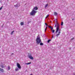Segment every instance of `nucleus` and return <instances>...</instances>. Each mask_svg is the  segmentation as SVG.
I'll return each instance as SVG.
<instances>
[{
    "label": "nucleus",
    "mask_w": 75,
    "mask_h": 75,
    "mask_svg": "<svg viewBox=\"0 0 75 75\" xmlns=\"http://www.w3.org/2000/svg\"><path fill=\"white\" fill-rule=\"evenodd\" d=\"M48 4H47L45 6V8H46V7H47V6H48Z\"/></svg>",
    "instance_id": "nucleus-17"
},
{
    "label": "nucleus",
    "mask_w": 75,
    "mask_h": 75,
    "mask_svg": "<svg viewBox=\"0 0 75 75\" xmlns=\"http://www.w3.org/2000/svg\"><path fill=\"white\" fill-rule=\"evenodd\" d=\"M51 39H49V40L47 41L48 43H49L50 42V41H51Z\"/></svg>",
    "instance_id": "nucleus-11"
},
{
    "label": "nucleus",
    "mask_w": 75,
    "mask_h": 75,
    "mask_svg": "<svg viewBox=\"0 0 75 75\" xmlns=\"http://www.w3.org/2000/svg\"><path fill=\"white\" fill-rule=\"evenodd\" d=\"M44 44L42 42H40V45H43Z\"/></svg>",
    "instance_id": "nucleus-9"
},
{
    "label": "nucleus",
    "mask_w": 75,
    "mask_h": 75,
    "mask_svg": "<svg viewBox=\"0 0 75 75\" xmlns=\"http://www.w3.org/2000/svg\"><path fill=\"white\" fill-rule=\"evenodd\" d=\"M1 1V0H0V2Z\"/></svg>",
    "instance_id": "nucleus-34"
},
{
    "label": "nucleus",
    "mask_w": 75,
    "mask_h": 75,
    "mask_svg": "<svg viewBox=\"0 0 75 75\" xmlns=\"http://www.w3.org/2000/svg\"><path fill=\"white\" fill-rule=\"evenodd\" d=\"M47 26H46V28L45 29V31H46V30H47Z\"/></svg>",
    "instance_id": "nucleus-21"
},
{
    "label": "nucleus",
    "mask_w": 75,
    "mask_h": 75,
    "mask_svg": "<svg viewBox=\"0 0 75 75\" xmlns=\"http://www.w3.org/2000/svg\"><path fill=\"white\" fill-rule=\"evenodd\" d=\"M51 28V30H53V27H52Z\"/></svg>",
    "instance_id": "nucleus-25"
},
{
    "label": "nucleus",
    "mask_w": 75,
    "mask_h": 75,
    "mask_svg": "<svg viewBox=\"0 0 75 75\" xmlns=\"http://www.w3.org/2000/svg\"><path fill=\"white\" fill-rule=\"evenodd\" d=\"M47 18V17H45V18Z\"/></svg>",
    "instance_id": "nucleus-31"
},
{
    "label": "nucleus",
    "mask_w": 75,
    "mask_h": 75,
    "mask_svg": "<svg viewBox=\"0 0 75 75\" xmlns=\"http://www.w3.org/2000/svg\"><path fill=\"white\" fill-rule=\"evenodd\" d=\"M52 38H54V36H53V35L52 36Z\"/></svg>",
    "instance_id": "nucleus-30"
},
{
    "label": "nucleus",
    "mask_w": 75,
    "mask_h": 75,
    "mask_svg": "<svg viewBox=\"0 0 75 75\" xmlns=\"http://www.w3.org/2000/svg\"><path fill=\"white\" fill-rule=\"evenodd\" d=\"M51 28V30H53V27H52Z\"/></svg>",
    "instance_id": "nucleus-24"
},
{
    "label": "nucleus",
    "mask_w": 75,
    "mask_h": 75,
    "mask_svg": "<svg viewBox=\"0 0 75 75\" xmlns=\"http://www.w3.org/2000/svg\"><path fill=\"white\" fill-rule=\"evenodd\" d=\"M48 16H49V15H48L47 16V17H48Z\"/></svg>",
    "instance_id": "nucleus-27"
},
{
    "label": "nucleus",
    "mask_w": 75,
    "mask_h": 75,
    "mask_svg": "<svg viewBox=\"0 0 75 75\" xmlns=\"http://www.w3.org/2000/svg\"><path fill=\"white\" fill-rule=\"evenodd\" d=\"M8 70H10V66H8Z\"/></svg>",
    "instance_id": "nucleus-15"
},
{
    "label": "nucleus",
    "mask_w": 75,
    "mask_h": 75,
    "mask_svg": "<svg viewBox=\"0 0 75 75\" xmlns=\"http://www.w3.org/2000/svg\"><path fill=\"white\" fill-rule=\"evenodd\" d=\"M21 25H24V22H22L21 23Z\"/></svg>",
    "instance_id": "nucleus-8"
},
{
    "label": "nucleus",
    "mask_w": 75,
    "mask_h": 75,
    "mask_svg": "<svg viewBox=\"0 0 75 75\" xmlns=\"http://www.w3.org/2000/svg\"><path fill=\"white\" fill-rule=\"evenodd\" d=\"M72 20H74V19H73Z\"/></svg>",
    "instance_id": "nucleus-35"
},
{
    "label": "nucleus",
    "mask_w": 75,
    "mask_h": 75,
    "mask_svg": "<svg viewBox=\"0 0 75 75\" xmlns=\"http://www.w3.org/2000/svg\"><path fill=\"white\" fill-rule=\"evenodd\" d=\"M48 27H49V28H52V26H48Z\"/></svg>",
    "instance_id": "nucleus-20"
},
{
    "label": "nucleus",
    "mask_w": 75,
    "mask_h": 75,
    "mask_svg": "<svg viewBox=\"0 0 75 75\" xmlns=\"http://www.w3.org/2000/svg\"><path fill=\"white\" fill-rule=\"evenodd\" d=\"M57 25L56 28V30L55 32V33H58V31H59L58 34L56 35L57 37H58V36L60 35V34L61 33V29H59V25L58 24V23H57Z\"/></svg>",
    "instance_id": "nucleus-1"
},
{
    "label": "nucleus",
    "mask_w": 75,
    "mask_h": 75,
    "mask_svg": "<svg viewBox=\"0 0 75 75\" xmlns=\"http://www.w3.org/2000/svg\"><path fill=\"white\" fill-rule=\"evenodd\" d=\"M54 14L55 16H57V15H58V13L56 12H54Z\"/></svg>",
    "instance_id": "nucleus-12"
},
{
    "label": "nucleus",
    "mask_w": 75,
    "mask_h": 75,
    "mask_svg": "<svg viewBox=\"0 0 75 75\" xmlns=\"http://www.w3.org/2000/svg\"><path fill=\"white\" fill-rule=\"evenodd\" d=\"M2 7H3V6L0 8V10H1V9H2Z\"/></svg>",
    "instance_id": "nucleus-22"
},
{
    "label": "nucleus",
    "mask_w": 75,
    "mask_h": 75,
    "mask_svg": "<svg viewBox=\"0 0 75 75\" xmlns=\"http://www.w3.org/2000/svg\"><path fill=\"white\" fill-rule=\"evenodd\" d=\"M55 27H57V25H56V24L55 25Z\"/></svg>",
    "instance_id": "nucleus-29"
},
{
    "label": "nucleus",
    "mask_w": 75,
    "mask_h": 75,
    "mask_svg": "<svg viewBox=\"0 0 75 75\" xmlns=\"http://www.w3.org/2000/svg\"><path fill=\"white\" fill-rule=\"evenodd\" d=\"M16 65L19 69H21V66H20V64L17 63Z\"/></svg>",
    "instance_id": "nucleus-5"
},
{
    "label": "nucleus",
    "mask_w": 75,
    "mask_h": 75,
    "mask_svg": "<svg viewBox=\"0 0 75 75\" xmlns=\"http://www.w3.org/2000/svg\"><path fill=\"white\" fill-rule=\"evenodd\" d=\"M73 75H75V74H74Z\"/></svg>",
    "instance_id": "nucleus-37"
},
{
    "label": "nucleus",
    "mask_w": 75,
    "mask_h": 75,
    "mask_svg": "<svg viewBox=\"0 0 75 75\" xmlns=\"http://www.w3.org/2000/svg\"><path fill=\"white\" fill-rule=\"evenodd\" d=\"M25 64L26 65H29V64H31V62H28L27 63H26V64Z\"/></svg>",
    "instance_id": "nucleus-10"
},
{
    "label": "nucleus",
    "mask_w": 75,
    "mask_h": 75,
    "mask_svg": "<svg viewBox=\"0 0 75 75\" xmlns=\"http://www.w3.org/2000/svg\"><path fill=\"white\" fill-rule=\"evenodd\" d=\"M36 41V43L38 45L40 42H41V38L40 37H39V36H38L37 38Z\"/></svg>",
    "instance_id": "nucleus-3"
},
{
    "label": "nucleus",
    "mask_w": 75,
    "mask_h": 75,
    "mask_svg": "<svg viewBox=\"0 0 75 75\" xmlns=\"http://www.w3.org/2000/svg\"><path fill=\"white\" fill-rule=\"evenodd\" d=\"M1 67L2 68H4V66H3V65H1Z\"/></svg>",
    "instance_id": "nucleus-18"
},
{
    "label": "nucleus",
    "mask_w": 75,
    "mask_h": 75,
    "mask_svg": "<svg viewBox=\"0 0 75 75\" xmlns=\"http://www.w3.org/2000/svg\"><path fill=\"white\" fill-rule=\"evenodd\" d=\"M71 47H70V48H69L70 50H71Z\"/></svg>",
    "instance_id": "nucleus-28"
},
{
    "label": "nucleus",
    "mask_w": 75,
    "mask_h": 75,
    "mask_svg": "<svg viewBox=\"0 0 75 75\" xmlns=\"http://www.w3.org/2000/svg\"><path fill=\"white\" fill-rule=\"evenodd\" d=\"M4 25V24H3V25H2V27H3V25Z\"/></svg>",
    "instance_id": "nucleus-32"
},
{
    "label": "nucleus",
    "mask_w": 75,
    "mask_h": 75,
    "mask_svg": "<svg viewBox=\"0 0 75 75\" xmlns=\"http://www.w3.org/2000/svg\"><path fill=\"white\" fill-rule=\"evenodd\" d=\"M38 10V7H34L33 9H32V11L30 13V16H35V14L37 13V11L35 10Z\"/></svg>",
    "instance_id": "nucleus-2"
},
{
    "label": "nucleus",
    "mask_w": 75,
    "mask_h": 75,
    "mask_svg": "<svg viewBox=\"0 0 75 75\" xmlns=\"http://www.w3.org/2000/svg\"><path fill=\"white\" fill-rule=\"evenodd\" d=\"M15 7H19V6H20V5L18 3H17L16 5H14Z\"/></svg>",
    "instance_id": "nucleus-6"
},
{
    "label": "nucleus",
    "mask_w": 75,
    "mask_h": 75,
    "mask_svg": "<svg viewBox=\"0 0 75 75\" xmlns=\"http://www.w3.org/2000/svg\"><path fill=\"white\" fill-rule=\"evenodd\" d=\"M28 57L29 58H30V59H32V60L34 59V58L33 57H32V55L31 54H28Z\"/></svg>",
    "instance_id": "nucleus-4"
},
{
    "label": "nucleus",
    "mask_w": 75,
    "mask_h": 75,
    "mask_svg": "<svg viewBox=\"0 0 75 75\" xmlns=\"http://www.w3.org/2000/svg\"><path fill=\"white\" fill-rule=\"evenodd\" d=\"M18 70H19V69H18V68H16L15 69L16 71H18Z\"/></svg>",
    "instance_id": "nucleus-14"
},
{
    "label": "nucleus",
    "mask_w": 75,
    "mask_h": 75,
    "mask_svg": "<svg viewBox=\"0 0 75 75\" xmlns=\"http://www.w3.org/2000/svg\"><path fill=\"white\" fill-rule=\"evenodd\" d=\"M56 22H57V21Z\"/></svg>",
    "instance_id": "nucleus-36"
},
{
    "label": "nucleus",
    "mask_w": 75,
    "mask_h": 75,
    "mask_svg": "<svg viewBox=\"0 0 75 75\" xmlns=\"http://www.w3.org/2000/svg\"><path fill=\"white\" fill-rule=\"evenodd\" d=\"M74 38H72L71 39V40H74Z\"/></svg>",
    "instance_id": "nucleus-26"
},
{
    "label": "nucleus",
    "mask_w": 75,
    "mask_h": 75,
    "mask_svg": "<svg viewBox=\"0 0 75 75\" xmlns=\"http://www.w3.org/2000/svg\"><path fill=\"white\" fill-rule=\"evenodd\" d=\"M61 25L62 26L63 25V22H62V23H61Z\"/></svg>",
    "instance_id": "nucleus-19"
},
{
    "label": "nucleus",
    "mask_w": 75,
    "mask_h": 75,
    "mask_svg": "<svg viewBox=\"0 0 75 75\" xmlns=\"http://www.w3.org/2000/svg\"><path fill=\"white\" fill-rule=\"evenodd\" d=\"M30 75H33V74H30Z\"/></svg>",
    "instance_id": "nucleus-33"
},
{
    "label": "nucleus",
    "mask_w": 75,
    "mask_h": 75,
    "mask_svg": "<svg viewBox=\"0 0 75 75\" xmlns=\"http://www.w3.org/2000/svg\"><path fill=\"white\" fill-rule=\"evenodd\" d=\"M14 32V31L13 30L12 32H11V35H13V33Z\"/></svg>",
    "instance_id": "nucleus-13"
},
{
    "label": "nucleus",
    "mask_w": 75,
    "mask_h": 75,
    "mask_svg": "<svg viewBox=\"0 0 75 75\" xmlns=\"http://www.w3.org/2000/svg\"><path fill=\"white\" fill-rule=\"evenodd\" d=\"M0 71H1L2 72H4V70L3 69L0 68Z\"/></svg>",
    "instance_id": "nucleus-7"
},
{
    "label": "nucleus",
    "mask_w": 75,
    "mask_h": 75,
    "mask_svg": "<svg viewBox=\"0 0 75 75\" xmlns=\"http://www.w3.org/2000/svg\"><path fill=\"white\" fill-rule=\"evenodd\" d=\"M54 32H55V30H52V33H54Z\"/></svg>",
    "instance_id": "nucleus-16"
},
{
    "label": "nucleus",
    "mask_w": 75,
    "mask_h": 75,
    "mask_svg": "<svg viewBox=\"0 0 75 75\" xmlns=\"http://www.w3.org/2000/svg\"><path fill=\"white\" fill-rule=\"evenodd\" d=\"M12 54H13V53H12Z\"/></svg>",
    "instance_id": "nucleus-38"
},
{
    "label": "nucleus",
    "mask_w": 75,
    "mask_h": 75,
    "mask_svg": "<svg viewBox=\"0 0 75 75\" xmlns=\"http://www.w3.org/2000/svg\"><path fill=\"white\" fill-rule=\"evenodd\" d=\"M45 25H46L47 26H49L46 23H45Z\"/></svg>",
    "instance_id": "nucleus-23"
}]
</instances>
